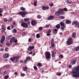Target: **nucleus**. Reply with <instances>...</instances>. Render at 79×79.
Instances as JSON below:
<instances>
[{
	"instance_id": "1",
	"label": "nucleus",
	"mask_w": 79,
	"mask_h": 79,
	"mask_svg": "<svg viewBox=\"0 0 79 79\" xmlns=\"http://www.w3.org/2000/svg\"><path fill=\"white\" fill-rule=\"evenodd\" d=\"M71 74H73L72 75L73 77H74L76 78L79 77V65L73 67Z\"/></svg>"
},
{
	"instance_id": "2",
	"label": "nucleus",
	"mask_w": 79,
	"mask_h": 79,
	"mask_svg": "<svg viewBox=\"0 0 79 79\" xmlns=\"http://www.w3.org/2000/svg\"><path fill=\"white\" fill-rule=\"evenodd\" d=\"M19 58V56H17L16 57H14L13 58H10V60L11 61L13 62V63H16V62H18V59Z\"/></svg>"
},
{
	"instance_id": "3",
	"label": "nucleus",
	"mask_w": 79,
	"mask_h": 79,
	"mask_svg": "<svg viewBox=\"0 0 79 79\" xmlns=\"http://www.w3.org/2000/svg\"><path fill=\"white\" fill-rule=\"evenodd\" d=\"M45 57L48 60H50L51 57V55L50 54V52H47L45 53Z\"/></svg>"
},
{
	"instance_id": "4",
	"label": "nucleus",
	"mask_w": 79,
	"mask_h": 79,
	"mask_svg": "<svg viewBox=\"0 0 79 79\" xmlns=\"http://www.w3.org/2000/svg\"><path fill=\"white\" fill-rule=\"evenodd\" d=\"M18 15H21L22 17H25L26 15V12H19L18 13Z\"/></svg>"
},
{
	"instance_id": "5",
	"label": "nucleus",
	"mask_w": 79,
	"mask_h": 79,
	"mask_svg": "<svg viewBox=\"0 0 79 79\" xmlns=\"http://www.w3.org/2000/svg\"><path fill=\"white\" fill-rule=\"evenodd\" d=\"M74 24H75L77 27L79 28V22L77 21H74L72 23V25H74Z\"/></svg>"
},
{
	"instance_id": "6",
	"label": "nucleus",
	"mask_w": 79,
	"mask_h": 79,
	"mask_svg": "<svg viewBox=\"0 0 79 79\" xmlns=\"http://www.w3.org/2000/svg\"><path fill=\"white\" fill-rule=\"evenodd\" d=\"M73 44V41H72V38H69L68 40L67 41V44L68 45H71Z\"/></svg>"
},
{
	"instance_id": "7",
	"label": "nucleus",
	"mask_w": 79,
	"mask_h": 79,
	"mask_svg": "<svg viewBox=\"0 0 79 79\" xmlns=\"http://www.w3.org/2000/svg\"><path fill=\"white\" fill-rule=\"evenodd\" d=\"M21 25L23 27H27V23L25 22H23L21 23Z\"/></svg>"
},
{
	"instance_id": "8",
	"label": "nucleus",
	"mask_w": 79,
	"mask_h": 79,
	"mask_svg": "<svg viewBox=\"0 0 79 79\" xmlns=\"http://www.w3.org/2000/svg\"><path fill=\"white\" fill-rule=\"evenodd\" d=\"M58 11L59 14H61L62 15L63 14H64V11L63 10V9L60 8L58 10Z\"/></svg>"
},
{
	"instance_id": "9",
	"label": "nucleus",
	"mask_w": 79,
	"mask_h": 79,
	"mask_svg": "<svg viewBox=\"0 0 79 79\" xmlns=\"http://www.w3.org/2000/svg\"><path fill=\"white\" fill-rule=\"evenodd\" d=\"M5 40V37L4 36H3L0 41L1 43V44L3 43Z\"/></svg>"
},
{
	"instance_id": "10",
	"label": "nucleus",
	"mask_w": 79,
	"mask_h": 79,
	"mask_svg": "<svg viewBox=\"0 0 79 79\" xmlns=\"http://www.w3.org/2000/svg\"><path fill=\"white\" fill-rule=\"evenodd\" d=\"M52 58H55V55L56 54V52H55L54 51H52Z\"/></svg>"
},
{
	"instance_id": "11",
	"label": "nucleus",
	"mask_w": 79,
	"mask_h": 79,
	"mask_svg": "<svg viewBox=\"0 0 79 79\" xmlns=\"http://www.w3.org/2000/svg\"><path fill=\"white\" fill-rule=\"evenodd\" d=\"M54 18V16L53 15H51L48 17V18L47 19L48 20H52V19H53Z\"/></svg>"
},
{
	"instance_id": "12",
	"label": "nucleus",
	"mask_w": 79,
	"mask_h": 79,
	"mask_svg": "<svg viewBox=\"0 0 79 79\" xmlns=\"http://www.w3.org/2000/svg\"><path fill=\"white\" fill-rule=\"evenodd\" d=\"M50 33H51V30H49L47 32V36H49V35H50Z\"/></svg>"
},
{
	"instance_id": "13",
	"label": "nucleus",
	"mask_w": 79,
	"mask_h": 79,
	"mask_svg": "<svg viewBox=\"0 0 79 79\" xmlns=\"http://www.w3.org/2000/svg\"><path fill=\"white\" fill-rule=\"evenodd\" d=\"M15 40V38H12L10 40V44H12L13 42H14Z\"/></svg>"
},
{
	"instance_id": "14",
	"label": "nucleus",
	"mask_w": 79,
	"mask_h": 79,
	"mask_svg": "<svg viewBox=\"0 0 79 79\" xmlns=\"http://www.w3.org/2000/svg\"><path fill=\"white\" fill-rule=\"evenodd\" d=\"M36 23V22L35 20H32L31 22V24L33 26H34V25H35Z\"/></svg>"
},
{
	"instance_id": "15",
	"label": "nucleus",
	"mask_w": 79,
	"mask_h": 79,
	"mask_svg": "<svg viewBox=\"0 0 79 79\" xmlns=\"http://www.w3.org/2000/svg\"><path fill=\"white\" fill-rule=\"evenodd\" d=\"M23 71H27V67L26 66H24L23 68Z\"/></svg>"
},
{
	"instance_id": "16",
	"label": "nucleus",
	"mask_w": 79,
	"mask_h": 79,
	"mask_svg": "<svg viewBox=\"0 0 79 79\" xmlns=\"http://www.w3.org/2000/svg\"><path fill=\"white\" fill-rule=\"evenodd\" d=\"M76 60H74L71 62V64L73 65L74 64H76Z\"/></svg>"
},
{
	"instance_id": "17",
	"label": "nucleus",
	"mask_w": 79,
	"mask_h": 79,
	"mask_svg": "<svg viewBox=\"0 0 79 79\" xmlns=\"http://www.w3.org/2000/svg\"><path fill=\"white\" fill-rule=\"evenodd\" d=\"M3 56H4V57L5 58H8L9 56V55L8 54H5Z\"/></svg>"
},
{
	"instance_id": "18",
	"label": "nucleus",
	"mask_w": 79,
	"mask_h": 79,
	"mask_svg": "<svg viewBox=\"0 0 79 79\" xmlns=\"http://www.w3.org/2000/svg\"><path fill=\"white\" fill-rule=\"evenodd\" d=\"M34 48V46H30L29 47V48H28L27 49L28 50L30 51L31 50H32Z\"/></svg>"
},
{
	"instance_id": "19",
	"label": "nucleus",
	"mask_w": 79,
	"mask_h": 79,
	"mask_svg": "<svg viewBox=\"0 0 79 79\" xmlns=\"http://www.w3.org/2000/svg\"><path fill=\"white\" fill-rule=\"evenodd\" d=\"M60 24L61 27H65V25L64 24V23H63V22H61L60 23Z\"/></svg>"
},
{
	"instance_id": "20",
	"label": "nucleus",
	"mask_w": 79,
	"mask_h": 79,
	"mask_svg": "<svg viewBox=\"0 0 79 79\" xmlns=\"http://www.w3.org/2000/svg\"><path fill=\"white\" fill-rule=\"evenodd\" d=\"M37 1L36 0H35L34 1V5L35 6H37Z\"/></svg>"
},
{
	"instance_id": "21",
	"label": "nucleus",
	"mask_w": 79,
	"mask_h": 79,
	"mask_svg": "<svg viewBox=\"0 0 79 79\" xmlns=\"http://www.w3.org/2000/svg\"><path fill=\"white\" fill-rule=\"evenodd\" d=\"M71 23V22L69 20H67L66 21V24H69V23Z\"/></svg>"
},
{
	"instance_id": "22",
	"label": "nucleus",
	"mask_w": 79,
	"mask_h": 79,
	"mask_svg": "<svg viewBox=\"0 0 79 79\" xmlns=\"http://www.w3.org/2000/svg\"><path fill=\"white\" fill-rule=\"evenodd\" d=\"M76 34L75 33H73L72 34V37L73 38H75L76 37Z\"/></svg>"
},
{
	"instance_id": "23",
	"label": "nucleus",
	"mask_w": 79,
	"mask_h": 79,
	"mask_svg": "<svg viewBox=\"0 0 79 79\" xmlns=\"http://www.w3.org/2000/svg\"><path fill=\"white\" fill-rule=\"evenodd\" d=\"M56 27L57 29H59L60 27V24H58L56 26Z\"/></svg>"
},
{
	"instance_id": "24",
	"label": "nucleus",
	"mask_w": 79,
	"mask_h": 79,
	"mask_svg": "<svg viewBox=\"0 0 79 79\" xmlns=\"http://www.w3.org/2000/svg\"><path fill=\"white\" fill-rule=\"evenodd\" d=\"M24 21H25V22H26V21H29V19L25 18L24 19Z\"/></svg>"
},
{
	"instance_id": "25",
	"label": "nucleus",
	"mask_w": 79,
	"mask_h": 79,
	"mask_svg": "<svg viewBox=\"0 0 79 79\" xmlns=\"http://www.w3.org/2000/svg\"><path fill=\"white\" fill-rule=\"evenodd\" d=\"M13 33H16L17 32V30L16 29H13Z\"/></svg>"
},
{
	"instance_id": "26",
	"label": "nucleus",
	"mask_w": 79,
	"mask_h": 79,
	"mask_svg": "<svg viewBox=\"0 0 79 79\" xmlns=\"http://www.w3.org/2000/svg\"><path fill=\"white\" fill-rule=\"evenodd\" d=\"M32 55L33 56H34V55H35V53L33 52L32 53V52H30V53H29V55Z\"/></svg>"
},
{
	"instance_id": "27",
	"label": "nucleus",
	"mask_w": 79,
	"mask_h": 79,
	"mask_svg": "<svg viewBox=\"0 0 79 79\" xmlns=\"http://www.w3.org/2000/svg\"><path fill=\"white\" fill-rule=\"evenodd\" d=\"M21 10H22V11H24L25 10H26V9H25V8L22 7L20 8Z\"/></svg>"
},
{
	"instance_id": "28",
	"label": "nucleus",
	"mask_w": 79,
	"mask_h": 79,
	"mask_svg": "<svg viewBox=\"0 0 79 79\" xmlns=\"http://www.w3.org/2000/svg\"><path fill=\"white\" fill-rule=\"evenodd\" d=\"M67 2L69 4H71V3H72V1L69 0H67Z\"/></svg>"
},
{
	"instance_id": "29",
	"label": "nucleus",
	"mask_w": 79,
	"mask_h": 79,
	"mask_svg": "<svg viewBox=\"0 0 79 79\" xmlns=\"http://www.w3.org/2000/svg\"><path fill=\"white\" fill-rule=\"evenodd\" d=\"M75 50L77 51H78V50H79V46H77L75 48Z\"/></svg>"
},
{
	"instance_id": "30",
	"label": "nucleus",
	"mask_w": 79,
	"mask_h": 79,
	"mask_svg": "<svg viewBox=\"0 0 79 79\" xmlns=\"http://www.w3.org/2000/svg\"><path fill=\"white\" fill-rule=\"evenodd\" d=\"M38 65L39 67H40V66H42V64L40 63H38Z\"/></svg>"
},
{
	"instance_id": "31",
	"label": "nucleus",
	"mask_w": 79,
	"mask_h": 79,
	"mask_svg": "<svg viewBox=\"0 0 79 79\" xmlns=\"http://www.w3.org/2000/svg\"><path fill=\"white\" fill-rule=\"evenodd\" d=\"M5 28H2V33H3V32H5Z\"/></svg>"
},
{
	"instance_id": "32",
	"label": "nucleus",
	"mask_w": 79,
	"mask_h": 79,
	"mask_svg": "<svg viewBox=\"0 0 79 79\" xmlns=\"http://www.w3.org/2000/svg\"><path fill=\"white\" fill-rule=\"evenodd\" d=\"M59 18H60V19H64V17L63 16H60L59 17Z\"/></svg>"
},
{
	"instance_id": "33",
	"label": "nucleus",
	"mask_w": 79,
	"mask_h": 79,
	"mask_svg": "<svg viewBox=\"0 0 79 79\" xmlns=\"http://www.w3.org/2000/svg\"><path fill=\"white\" fill-rule=\"evenodd\" d=\"M34 69H35V70L36 71H37V68L36 66H34Z\"/></svg>"
},
{
	"instance_id": "34",
	"label": "nucleus",
	"mask_w": 79,
	"mask_h": 79,
	"mask_svg": "<svg viewBox=\"0 0 79 79\" xmlns=\"http://www.w3.org/2000/svg\"><path fill=\"white\" fill-rule=\"evenodd\" d=\"M36 36L37 38H39V37H40V35L39 34H37L36 35Z\"/></svg>"
},
{
	"instance_id": "35",
	"label": "nucleus",
	"mask_w": 79,
	"mask_h": 79,
	"mask_svg": "<svg viewBox=\"0 0 79 79\" xmlns=\"http://www.w3.org/2000/svg\"><path fill=\"white\" fill-rule=\"evenodd\" d=\"M37 18H38V19H40V18H42V17L41 16L39 15H38L37 16Z\"/></svg>"
},
{
	"instance_id": "36",
	"label": "nucleus",
	"mask_w": 79,
	"mask_h": 79,
	"mask_svg": "<svg viewBox=\"0 0 79 79\" xmlns=\"http://www.w3.org/2000/svg\"><path fill=\"white\" fill-rule=\"evenodd\" d=\"M25 74L24 73H22L21 74V76H23V77H24V76H25Z\"/></svg>"
},
{
	"instance_id": "37",
	"label": "nucleus",
	"mask_w": 79,
	"mask_h": 79,
	"mask_svg": "<svg viewBox=\"0 0 79 79\" xmlns=\"http://www.w3.org/2000/svg\"><path fill=\"white\" fill-rule=\"evenodd\" d=\"M15 45H17V44H18V41L17 40H15Z\"/></svg>"
},
{
	"instance_id": "38",
	"label": "nucleus",
	"mask_w": 79,
	"mask_h": 79,
	"mask_svg": "<svg viewBox=\"0 0 79 79\" xmlns=\"http://www.w3.org/2000/svg\"><path fill=\"white\" fill-rule=\"evenodd\" d=\"M42 10H45L46 9V6H44L42 7Z\"/></svg>"
},
{
	"instance_id": "39",
	"label": "nucleus",
	"mask_w": 79,
	"mask_h": 79,
	"mask_svg": "<svg viewBox=\"0 0 79 79\" xmlns=\"http://www.w3.org/2000/svg\"><path fill=\"white\" fill-rule=\"evenodd\" d=\"M61 27L60 28V29H61V30H62V31H63V30H64V28L65 27Z\"/></svg>"
},
{
	"instance_id": "40",
	"label": "nucleus",
	"mask_w": 79,
	"mask_h": 79,
	"mask_svg": "<svg viewBox=\"0 0 79 79\" xmlns=\"http://www.w3.org/2000/svg\"><path fill=\"white\" fill-rule=\"evenodd\" d=\"M42 29H43L42 27H39V31H42Z\"/></svg>"
},
{
	"instance_id": "41",
	"label": "nucleus",
	"mask_w": 79,
	"mask_h": 79,
	"mask_svg": "<svg viewBox=\"0 0 79 79\" xmlns=\"http://www.w3.org/2000/svg\"><path fill=\"white\" fill-rule=\"evenodd\" d=\"M8 77H9V76H5L4 77V78L5 79H8Z\"/></svg>"
},
{
	"instance_id": "42",
	"label": "nucleus",
	"mask_w": 79,
	"mask_h": 79,
	"mask_svg": "<svg viewBox=\"0 0 79 79\" xmlns=\"http://www.w3.org/2000/svg\"><path fill=\"white\" fill-rule=\"evenodd\" d=\"M10 45V44L8 42H7L6 43V45H7V46H9Z\"/></svg>"
},
{
	"instance_id": "43",
	"label": "nucleus",
	"mask_w": 79,
	"mask_h": 79,
	"mask_svg": "<svg viewBox=\"0 0 79 79\" xmlns=\"http://www.w3.org/2000/svg\"><path fill=\"white\" fill-rule=\"evenodd\" d=\"M57 75H58V76H61V73H57Z\"/></svg>"
},
{
	"instance_id": "44",
	"label": "nucleus",
	"mask_w": 79,
	"mask_h": 79,
	"mask_svg": "<svg viewBox=\"0 0 79 79\" xmlns=\"http://www.w3.org/2000/svg\"><path fill=\"white\" fill-rule=\"evenodd\" d=\"M63 10H64V11H68V9H67V8H64Z\"/></svg>"
},
{
	"instance_id": "45",
	"label": "nucleus",
	"mask_w": 79,
	"mask_h": 79,
	"mask_svg": "<svg viewBox=\"0 0 79 79\" xmlns=\"http://www.w3.org/2000/svg\"><path fill=\"white\" fill-rule=\"evenodd\" d=\"M51 46L52 47H55V44L54 43H51Z\"/></svg>"
},
{
	"instance_id": "46",
	"label": "nucleus",
	"mask_w": 79,
	"mask_h": 79,
	"mask_svg": "<svg viewBox=\"0 0 79 79\" xmlns=\"http://www.w3.org/2000/svg\"><path fill=\"white\" fill-rule=\"evenodd\" d=\"M26 59L28 61L30 60V57H27L26 58Z\"/></svg>"
},
{
	"instance_id": "47",
	"label": "nucleus",
	"mask_w": 79,
	"mask_h": 79,
	"mask_svg": "<svg viewBox=\"0 0 79 79\" xmlns=\"http://www.w3.org/2000/svg\"><path fill=\"white\" fill-rule=\"evenodd\" d=\"M5 52H8V48H6L5 49Z\"/></svg>"
},
{
	"instance_id": "48",
	"label": "nucleus",
	"mask_w": 79,
	"mask_h": 79,
	"mask_svg": "<svg viewBox=\"0 0 79 79\" xmlns=\"http://www.w3.org/2000/svg\"><path fill=\"white\" fill-rule=\"evenodd\" d=\"M51 44H54V40L53 39H52V40Z\"/></svg>"
},
{
	"instance_id": "49",
	"label": "nucleus",
	"mask_w": 79,
	"mask_h": 79,
	"mask_svg": "<svg viewBox=\"0 0 79 79\" xmlns=\"http://www.w3.org/2000/svg\"><path fill=\"white\" fill-rule=\"evenodd\" d=\"M4 22H7V21H8V19H4Z\"/></svg>"
},
{
	"instance_id": "50",
	"label": "nucleus",
	"mask_w": 79,
	"mask_h": 79,
	"mask_svg": "<svg viewBox=\"0 0 79 79\" xmlns=\"http://www.w3.org/2000/svg\"><path fill=\"white\" fill-rule=\"evenodd\" d=\"M49 26H50L49 24L45 26V27H46L47 28L48 27H49Z\"/></svg>"
},
{
	"instance_id": "51",
	"label": "nucleus",
	"mask_w": 79,
	"mask_h": 79,
	"mask_svg": "<svg viewBox=\"0 0 79 79\" xmlns=\"http://www.w3.org/2000/svg\"><path fill=\"white\" fill-rule=\"evenodd\" d=\"M56 14H57V15H59V14H59V11H57V12H55V14L56 15Z\"/></svg>"
},
{
	"instance_id": "52",
	"label": "nucleus",
	"mask_w": 79,
	"mask_h": 79,
	"mask_svg": "<svg viewBox=\"0 0 79 79\" xmlns=\"http://www.w3.org/2000/svg\"><path fill=\"white\" fill-rule=\"evenodd\" d=\"M49 5L50 6H53V3H52L49 4Z\"/></svg>"
},
{
	"instance_id": "53",
	"label": "nucleus",
	"mask_w": 79,
	"mask_h": 79,
	"mask_svg": "<svg viewBox=\"0 0 79 79\" xmlns=\"http://www.w3.org/2000/svg\"><path fill=\"white\" fill-rule=\"evenodd\" d=\"M27 61H28V60H27V59H26L24 61V63H26V62H27Z\"/></svg>"
},
{
	"instance_id": "54",
	"label": "nucleus",
	"mask_w": 79,
	"mask_h": 79,
	"mask_svg": "<svg viewBox=\"0 0 79 79\" xmlns=\"http://www.w3.org/2000/svg\"><path fill=\"white\" fill-rule=\"evenodd\" d=\"M10 37H11V36L9 35L7 36V39H10Z\"/></svg>"
},
{
	"instance_id": "55",
	"label": "nucleus",
	"mask_w": 79,
	"mask_h": 79,
	"mask_svg": "<svg viewBox=\"0 0 79 79\" xmlns=\"http://www.w3.org/2000/svg\"><path fill=\"white\" fill-rule=\"evenodd\" d=\"M3 11L2 10V8H0V13H2Z\"/></svg>"
},
{
	"instance_id": "56",
	"label": "nucleus",
	"mask_w": 79,
	"mask_h": 79,
	"mask_svg": "<svg viewBox=\"0 0 79 79\" xmlns=\"http://www.w3.org/2000/svg\"><path fill=\"white\" fill-rule=\"evenodd\" d=\"M12 20H13V19H12V18H10L9 19V21H11Z\"/></svg>"
},
{
	"instance_id": "57",
	"label": "nucleus",
	"mask_w": 79,
	"mask_h": 79,
	"mask_svg": "<svg viewBox=\"0 0 79 79\" xmlns=\"http://www.w3.org/2000/svg\"><path fill=\"white\" fill-rule=\"evenodd\" d=\"M60 58H63V55H60Z\"/></svg>"
},
{
	"instance_id": "58",
	"label": "nucleus",
	"mask_w": 79,
	"mask_h": 79,
	"mask_svg": "<svg viewBox=\"0 0 79 79\" xmlns=\"http://www.w3.org/2000/svg\"><path fill=\"white\" fill-rule=\"evenodd\" d=\"M54 31L55 32H57V31H58V30L56 29H55L54 30Z\"/></svg>"
},
{
	"instance_id": "59",
	"label": "nucleus",
	"mask_w": 79,
	"mask_h": 79,
	"mask_svg": "<svg viewBox=\"0 0 79 79\" xmlns=\"http://www.w3.org/2000/svg\"><path fill=\"white\" fill-rule=\"evenodd\" d=\"M46 9H47V10H48V9H49V7L48 6H46Z\"/></svg>"
},
{
	"instance_id": "60",
	"label": "nucleus",
	"mask_w": 79,
	"mask_h": 79,
	"mask_svg": "<svg viewBox=\"0 0 79 79\" xmlns=\"http://www.w3.org/2000/svg\"><path fill=\"white\" fill-rule=\"evenodd\" d=\"M1 26L2 29H3V28H5V27H4V25H2Z\"/></svg>"
},
{
	"instance_id": "61",
	"label": "nucleus",
	"mask_w": 79,
	"mask_h": 79,
	"mask_svg": "<svg viewBox=\"0 0 79 79\" xmlns=\"http://www.w3.org/2000/svg\"><path fill=\"white\" fill-rule=\"evenodd\" d=\"M69 68H71V67H72V65H70L69 66Z\"/></svg>"
},
{
	"instance_id": "62",
	"label": "nucleus",
	"mask_w": 79,
	"mask_h": 79,
	"mask_svg": "<svg viewBox=\"0 0 79 79\" xmlns=\"http://www.w3.org/2000/svg\"><path fill=\"white\" fill-rule=\"evenodd\" d=\"M11 27L12 29H13V28H14V26L13 25H12L11 26Z\"/></svg>"
},
{
	"instance_id": "63",
	"label": "nucleus",
	"mask_w": 79,
	"mask_h": 79,
	"mask_svg": "<svg viewBox=\"0 0 79 79\" xmlns=\"http://www.w3.org/2000/svg\"><path fill=\"white\" fill-rule=\"evenodd\" d=\"M29 42H31V39L29 38L28 40Z\"/></svg>"
},
{
	"instance_id": "64",
	"label": "nucleus",
	"mask_w": 79,
	"mask_h": 79,
	"mask_svg": "<svg viewBox=\"0 0 79 79\" xmlns=\"http://www.w3.org/2000/svg\"><path fill=\"white\" fill-rule=\"evenodd\" d=\"M6 68H8V67H9V65H6Z\"/></svg>"
}]
</instances>
